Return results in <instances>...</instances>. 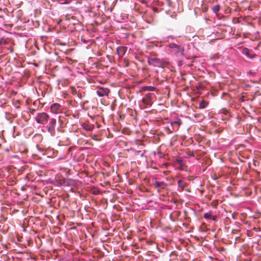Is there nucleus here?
<instances>
[{
    "instance_id": "19",
    "label": "nucleus",
    "mask_w": 261,
    "mask_h": 261,
    "mask_svg": "<svg viewBox=\"0 0 261 261\" xmlns=\"http://www.w3.org/2000/svg\"><path fill=\"white\" fill-rule=\"evenodd\" d=\"M216 219H217L216 216H212V219H213V220H216Z\"/></svg>"
},
{
    "instance_id": "8",
    "label": "nucleus",
    "mask_w": 261,
    "mask_h": 261,
    "mask_svg": "<svg viewBox=\"0 0 261 261\" xmlns=\"http://www.w3.org/2000/svg\"><path fill=\"white\" fill-rule=\"evenodd\" d=\"M251 52L252 51L249 49L247 47H245L243 49L242 53L250 59L253 60L255 58L256 55L254 54L251 53Z\"/></svg>"
},
{
    "instance_id": "14",
    "label": "nucleus",
    "mask_w": 261,
    "mask_h": 261,
    "mask_svg": "<svg viewBox=\"0 0 261 261\" xmlns=\"http://www.w3.org/2000/svg\"><path fill=\"white\" fill-rule=\"evenodd\" d=\"M220 9V7L219 5H217L213 7V11L215 13L217 14V13L219 11Z\"/></svg>"
},
{
    "instance_id": "9",
    "label": "nucleus",
    "mask_w": 261,
    "mask_h": 261,
    "mask_svg": "<svg viewBox=\"0 0 261 261\" xmlns=\"http://www.w3.org/2000/svg\"><path fill=\"white\" fill-rule=\"evenodd\" d=\"M61 107L59 104L54 103L50 106V112L54 114H59L62 111Z\"/></svg>"
},
{
    "instance_id": "16",
    "label": "nucleus",
    "mask_w": 261,
    "mask_h": 261,
    "mask_svg": "<svg viewBox=\"0 0 261 261\" xmlns=\"http://www.w3.org/2000/svg\"><path fill=\"white\" fill-rule=\"evenodd\" d=\"M204 218L207 219H212V215L211 212L205 213L204 214Z\"/></svg>"
},
{
    "instance_id": "10",
    "label": "nucleus",
    "mask_w": 261,
    "mask_h": 261,
    "mask_svg": "<svg viewBox=\"0 0 261 261\" xmlns=\"http://www.w3.org/2000/svg\"><path fill=\"white\" fill-rule=\"evenodd\" d=\"M117 53L120 56H122L127 51V47L126 46H119L117 49Z\"/></svg>"
},
{
    "instance_id": "1",
    "label": "nucleus",
    "mask_w": 261,
    "mask_h": 261,
    "mask_svg": "<svg viewBox=\"0 0 261 261\" xmlns=\"http://www.w3.org/2000/svg\"><path fill=\"white\" fill-rule=\"evenodd\" d=\"M167 50L176 56H183L184 47L183 46L175 43H170L167 46Z\"/></svg>"
},
{
    "instance_id": "11",
    "label": "nucleus",
    "mask_w": 261,
    "mask_h": 261,
    "mask_svg": "<svg viewBox=\"0 0 261 261\" xmlns=\"http://www.w3.org/2000/svg\"><path fill=\"white\" fill-rule=\"evenodd\" d=\"M82 126H83V128H84V129H85V130H87V131H89V132L92 131L93 129V127L92 125H89L87 123L83 124Z\"/></svg>"
},
{
    "instance_id": "15",
    "label": "nucleus",
    "mask_w": 261,
    "mask_h": 261,
    "mask_svg": "<svg viewBox=\"0 0 261 261\" xmlns=\"http://www.w3.org/2000/svg\"><path fill=\"white\" fill-rule=\"evenodd\" d=\"M207 105V102L205 101H201L199 104V108L200 109H204L205 108Z\"/></svg>"
},
{
    "instance_id": "13",
    "label": "nucleus",
    "mask_w": 261,
    "mask_h": 261,
    "mask_svg": "<svg viewBox=\"0 0 261 261\" xmlns=\"http://www.w3.org/2000/svg\"><path fill=\"white\" fill-rule=\"evenodd\" d=\"M155 88L152 86H144L142 87L143 91H154Z\"/></svg>"
},
{
    "instance_id": "4",
    "label": "nucleus",
    "mask_w": 261,
    "mask_h": 261,
    "mask_svg": "<svg viewBox=\"0 0 261 261\" xmlns=\"http://www.w3.org/2000/svg\"><path fill=\"white\" fill-rule=\"evenodd\" d=\"M49 119V115L44 112L39 113L36 115L35 120L39 124H45Z\"/></svg>"
},
{
    "instance_id": "12",
    "label": "nucleus",
    "mask_w": 261,
    "mask_h": 261,
    "mask_svg": "<svg viewBox=\"0 0 261 261\" xmlns=\"http://www.w3.org/2000/svg\"><path fill=\"white\" fill-rule=\"evenodd\" d=\"M176 163L179 166L180 170H184V166L185 165L184 161L181 159H177L176 161Z\"/></svg>"
},
{
    "instance_id": "3",
    "label": "nucleus",
    "mask_w": 261,
    "mask_h": 261,
    "mask_svg": "<svg viewBox=\"0 0 261 261\" xmlns=\"http://www.w3.org/2000/svg\"><path fill=\"white\" fill-rule=\"evenodd\" d=\"M181 123V120L178 118H176L174 121L171 122V128L165 127L167 133L170 134L175 130H177Z\"/></svg>"
},
{
    "instance_id": "20",
    "label": "nucleus",
    "mask_w": 261,
    "mask_h": 261,
    "mask_svg": "<svg viewBox=\"0 0 261 261\" xmlns=\"http://www.w3.org/2000/svg\"><path fill=\"white\" fill-rule=\"evenodd\" d=\"M60 118H61V116H58V120H59V121L60 120Z\"/></svg>"
},
{
    "instance_id": "2",
    "label": "nucleus",
    "mask_w": 261,
    "mask_h": 261,
    "mask_svg": "<svg viewBox=\"0 0 261 261\" xmlns=\"http://www.w3.org/2000/svg\"><path fill=\"white\" fill-rule=\"evenodd\" d=\"M148 63L150 65L163 68L165 65L166 62L155 56H150L148 58Z\"/></svg>"
},
{
    "instance_id": "21",
    "label": "nucleus",
    "mask_w": 261,
    "mask_h": 261,
    "mask_svg": "<svg viewBox=\"0 0 261 261\" xmlns=\"http://www.w3.org/2000/svg\"><path fill=\"white\" fill-rule=\"evenodd\" d=\"M10 51H11V52H12V51H13L12 49H11Z\"/></svg>"
},
{
    "instance_id": "18",
    "label": "nucleus",
    "mask_w": 261,
    "mask_h": 261,
    "mask_svg": "<svg viewBox=\"0 0 261 261\" xmlns=\"http://www.w3.org/2000/svg\"><path fill=\"white\" fill-rule=\"evenodd\" d=\"M178 185L179 187L184 188V187L185 186V182L182 180H179L178 181Z\"/></svg>"
},
{
    "instance_id": "17",
    "label": "nucleus",
    "mask_w": 261,
    "mask_h": 261,
    "mask_svg": "<svg viewBox=\"0 0 261 261\" xmlns=\"http://www.w3.org/2000/svg\"><path fill=\"white\" fill-rule=\"evenodd\" d=\"M154 185L156 187H162L164 182L163 181H155Z\"/></svg>"
},
{
    "instance_id": "6",
    "label": "nucleus",
    "mask_w": 261,
    "mask_h": 261,
    "mask_svg": "<svg viewBox=\"0 0 261 261\" xmlns=\"http://www.w3.org/2000/svg\"><path fill=\"white\" fill-rule=\"evenodd\" d=\"M154 95L153 93H148L142 99V102L145 105L151 106L153 103L152 97Z\"/></svg>"
},
{
    "instance_id": "7",
    "label": "nucleus",
    "mask_w": 261,
    "mask_h": 261,
    "mask_svg": "<svg viewBox=\"0 0 261 261\" xmlns=\"http://www.w3.org/2000/svg\"><path fill=\"white\" fill-rule=\"evenodd\" d=\"M110 90L108 88L103 87L99 88L96 91L97 94L99 97L107 96Z\"/></svg>"
},
{
    "instance_id": "5",
    "label": "nucleus",
    "mask_w": 261,
    "mask_h": 261,
    "mask_svg": "<svg viewBox=\"0 0 261 261\" xmlns=\"http://www.w3.org/2000/svg\"><path fill=\"white\" fill-rule=\"evenodd\" d=\"M49 121L46 126L47 131L50 134L51 136L55 135V127L57 124V119L52 118L49 119Z\"/></svg>"
}]
</instances>
